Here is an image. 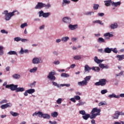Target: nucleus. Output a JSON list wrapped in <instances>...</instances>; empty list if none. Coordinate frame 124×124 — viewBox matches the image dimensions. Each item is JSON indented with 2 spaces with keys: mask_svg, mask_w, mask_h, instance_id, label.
I'll list each match as a JSON object with an SVG mask.
<instances>
[{
  "mask_svg": "<svg viewBox=\"0 0 124 124\" xmlns=\"http://www.w3.org/2000/svg\"><path fill=\"white\" fill-rule=\"evenodd\" d=\"M14 13H15V11H14L13 12H10V13H8V11L6 10L5 11H4V12L3 13V14H4L5 15V19L6 21H9V20H10V19H11V17H12V16H14Z\"/></svg>",
  "mask_w": 124,
  "mask_h": 124,
  "instance_id": "nucleus-1",
  "label": "nucleus"
},
{
  "mask_svg": "<svg viewBox=\"0 0 124 124\" xmlns=\"http://www.w3.org/2000/svg\"><path fill=\"white\" fill-rule=\"evenodd\" d=\"M106 79L103 78L99 79L98 82H97L94 83L95 86H101L103 87V86H105L106 85Z\"/></svg>",
  "mask_w": 124,
  "mask_h": 124,
  "instance_id": "nucleus-2",
  "label": "nucleus"
},
{
  "mask_svg": "<svg viewBox=\"0 0 124 124\" xmlns=\"http://www.w3.org/2000/svg\"><path fill=\"white\" fill-rule=\"evenodd\" d=\"M56 73L55 72H50L49 73L48 75L47 76L48 79H50L51 81H55L56 80V77L55 75Z\"/></svg>",
  "mask_w": 124,
  "mask_h": 124,
  "instance_id": "nucleus-3",
  "label": "nucleus"
},
{
  "mask_svg": "<svg viewBox=\"0 0 124 124\" xmlns=\"http://www.w3.org/2000/svg\"><path fill=\"white\" fill-rule=\"evenodd\" d=\"M17 88H18V85L9 84L6 86V89H10L11 91H16Z\"/></svg>",
  "mask_w": 124,
  "mask_h": 124,
  "instance_id": "nucleus-4",
  "label": "nucleus"
},
{
  "mask_svg": "<svg viewBox=\"0 0 124 124\" xmlns=\"http://www.w3.org/2000/svg\"><path fill=\"white\" fill-rule=\"evenodd\" d=\"M44 6H46L45 3L38 2L36 6L35 7V9H41V8H43Z\"/></svg>",
  "mask_w": 124,
  "mask_h": 124,
  "instance_id": "nucleus-5",
  "label": "nucleus"
},
{
  "mask_svg": "<svg viewBox=\"0 0 124 124\" xmlns=\"http://www.w3.org/2000/svg\"><path fill=\"white\" fill-rule=\"evenodd\" d=\"M11 106H12V104L11 103H7L5 104L2 105L0 107L1 109H6V108L11 107Z\"/></svg>",
  "mask_w": 124,
  "mask_h": 124,
  "instance_id": "nucleus-6",
  "label": "nucleus"
},
{
  "mask_svg": "<svg viewBox=\"0 0 124 124\" xmlns=\"http://www.w3.org/2000/svg\"><path fill=\"white\" fill-rule=\"evenodd\" d=\"M100 112H101L100 108L97 109V108H94L92 109L91 114H94L95 112L98 114H100Z\"/></svg>",
  "mask_w": 124,
  "mask_h": 124,
  "instance_id": "nucleus-7",
  "label": "nucleus"
},
{
  "mask_svg": "<svg viewBox=\"0 0 124 124\" xmlns=\"http://www.w3.org/2000/svg\"><path fill=\"white\" fill-rule=\"evenodd\" d=\"M62 21L64 23H66V24H70L71 19L68 17H64L63 18Z\"/></svg>",
  "mask_w": 124,
  "mask_h": 124,
  "instance_id": "nucleus-8",
  "label": "nucleus"
},
{
  "mask_svg": "<svg viewBox=\"0 0 124 124\" xmlns=\"http://www.w3.org/2000/svg\"><path fill=\"white\" fill-rule=\"evenodd\" d=\"M43 113L41 111H38V112H35V113L32 114V116L34 117V116H38L39 118H42V115H43Z\"/></svg>",
  "mask_w": 124,
  "mask_h": 124,
  "instance_id": "nucleus-9",
  "label": "nucleus"
},
{
  "mask_svg": "<svg viewBox=\"0 0 124 124\" xmlns=\"http://www.w3.org/2000/svg\"><path fill=\"white\" fill-rule=\"evenodd\" d=\"M78 86H80V87H84V86H87V84H88V81L83 80L82 81L78 82Z\"/></svg>",
  "mask_w": 124,
  "mask_h": 124,
  "instance_id": "nucleus-10",
  "label": "nucleus"
},
{
  "mask_svg": "<svg viewBox=\"0 0 124 124\" xmlns=\"http://www.w3.org/2000/svg\"><path fill=\"white\" fill-rule=\"evenodd\" d=\"M92 68L88 65H85L84 67V71L85 73L88 72V73H90V70H91Z\"/></svg>",
  "mask_w": 124,
  "mask_h": 124,
  "instance_id": "nucleus-11",
  "label": "nucleus"
},
{
  "mask_svg": "<svg viewBox=\"0 0 124 124\" xmlns=\"http://www.w3.org/2000/svg\"><path fill=\"white\" fill-rule=\"evenodd\" d=\"M78 26V25L77 24L74 25L69 24V28L70 29V30H71V31H74V30H76L77 29Z\"/></svg>",
  "mask_w": 124,
  "mask_h": 124,
  "instance_id": "nucleus-12",
  "label": "nucleus"
},
{
  "mask_svg": "<svg viewBox=\"0 0 124 124\" xmlns=\"http://www.w3.org/2000/svg\"><path fill=\"white\" fill-rule=\"evenodd\" d=\"M40 62V60H39V59L37 58H34L32 60V63H34V64H38Z\"/></svg>",
  "mask_w": 124,
  "mask_h": 124,
  "instance_id": "nucleus-13",
  "label": "nucleus"
},
{
  "mask_svg": "<svg viewBox=\"0 0 124 124\" xmlns=\"http://www.w3.org/2000/svg\"><path fill=\"white\" fill-rule=\"evenodd\" d=\"M99 67H100V68H105L106 69H108V68H109V66H108V65H106L104 64H102V63H100L99 65Z\"/></svg>",
  "mask_w": 124,
  "mask_h": 124,
  "instance_id": "nucleus-14",
  "label": "nucleus"
},
{
  "mask_svg": "<svg viewBox=\"0 0 124 124\" xmlns=\"http://www.w3.org/2000/svg\"><path fill=\"white\" fill-rule=\"evenodd\" d=\"M100 115V114H98V113L91 114V115H90L89 118L90 119H91V120H93V119H95V118L96 117V116H99Z\"/></svg>",
  "mask_w": 124,
  "mask_h": 124,
  "instance_id": "nucleus-15",
  "label": "nucleus"
},
{
  "mask_svg": "<svg viewBox=\"0 0 124 124\" xmlns=\"http://www.w3.org/2000/svg\"><path fill=\"white\" fill-rule=\"evenodd\" d=\"M94 61L96 63H100L101 62H103V60H99L98 58H97V57L95 56L94 58Z\"/></svg>",
  "mask_w": 124,
  "mask_h": 124,
  "instance_id": "nucleus-16",
  "label": "nucleus"
},
{
  "mask_svg": "<svg viewBox=\"0 0 124 124\" xmlns=\"http://www.w3.org/2000/svg\"><path fill=\"white\" fill-rule=\"evenodd\" d=\"M110 28L111 29V30L117 29V28H118V24L116 23H114L113 24L110 25Z\"/></svg>",
  "mask_w": 124,
  "mask_h": 124,
  "instance_id": "nucleus-17",
  "label": "nucleus"
},
{
  "mask_svg": "<svg viewBox=\"0 0 124 124\" xmlns=\"http://www.w3.org/2000/svg\"><path fill=\"white\" fill-rule=\"evenodd\" d=\"M19 92H25V88L24 87H16V93H19Z\"/></svg>",
  "mask_w": 124,
  "mask_h": 124,
  "instance_id": "nucleus-18",
  "label": "nucleus"
},
{
  "mask_svg": "<svg viewBox=\"0 0 124 124\" xmlns=\"http://www.w3.org/2000/svg\"><path fill=\"white\" fill-rule=\"evenodd\" d=\"M109 98H113V97H114V98H120V95H116L114 93H112V94H109L108 96Z\"/></svg>",
  "mask_w": 124,
  "mask_h": 124,
  "instance_id": "nucleus-19",
  "label": "nucleus"
},
{
  "mask_svg": "<svg viewBox=\"0 0 124 124\" xmlns=\"http://www.w3.org/2000/svg\"><path fill=\"white\" fill-rule=\"evenodd\" d=\"M112 52V48H109V47H107L105 48L104 53H107L108 54H110Z\"/></svg>",
  "mask_w": 124,
  "mask_h": 124,
  "instance_id": "nucleus-20",
  "label": "nucleus"
},
{
  "mask_svg": "<svg viewBox=\"0 0 124 124\" xmlns=\"http://www.w3.org/2000/svg\"><path fill=\"white\" fill-rule=\"evenodd\" d=\"M120 116V111H116L113 117V119H119V116Z\"/></svg>",
  "mask_w": 124,
  "mask_h": 124,
  "instance_id": "nucleus-21",
  "label": "nucleus"
},
{
  "mask_svg": "<svg viewBox=\"0 0 124 124\" xmlns=\"http://www.w3.org/2000/svg\"><path fill=\"white\" fill-rule=\"evenodd\" d=\"M97 42L98 43H105V40H104V39H103L102 37H99L98 38V39H97Z\"/></svg>",
  "mask_w": 124,
  "mask_h": 124,
  "instance_id": "nucleus-22",
  "label": "nucleus"
},
{
  "mask_svg": "<svg viewBox=\"0 0 124 124\" xmlns=\"http://www.w3.org/2000/svg\"><path fill=\"white\" fill-rule=\"evenodd\" d=\"M42 118H43L44 119H50L51 118V116H50V115L48 114H43V115H42Z\"/></svg>",
  "mask_w": 124,
  "mask_h": 124,
  "instance_id": "nucleus-23",
  "label": "nucleus"
},
{
  "mask_svg": "<svg viewBox=\"0 0 124 124\" xmlns=\"http://www.w3.org/2000/svg\"><path fill=\"white\" fill-rule=\"evenodd\" d=\"M105 5H106V6H110V4H112V3L113 2V1H112V0H108L107 1H105Z\"/></svg>",
  "mask_w": 124,
  "mask_h": 124,
  "instance_id": "nucleus-24",
  "label": "nucleus"
},
{
  "mask_svg": "<svg viewBox=\"0 0 124 124\" xmlns=\"http://www.w3.org/2000/svg\"><path fill=\"white\" fill-rule=\"evenodd\" d=\"M92 70L96 71V72H99L100 71V68L99 67H93L92 68Z\"/></svg>",
  "mask_w": 124,
  "mask_h": 124,
  "instance_id": "nucleus-25",
  "label": "nucleus"
},
{
  "mask_svg": "<svg viewBox=\"0 0 124 124\" xmlns=\"http://www.w3.org/2000/svg\"><path fill=\"white\" fill-rule=\"evenodd\" d=\"M51 116L53 117V118H57L58 116L59 115V113H58V112L55 111L52 113H51Z\"/></svg>",
  "mask_w": 124,
  "mask_h": 124,
  "instance_id": "nucleus-26",
  "label": "nucleus"
},
{
  "mask_svg": "<svg viewBox=\"0 0 124 124\" xmlns=\"http://www.w3.org/2000/svg\"><path fill=\"white\" fill-rule=\"evenodd\" d=\"M82 118L83 120H85L87 121L89 118H90V114H85L83 116H82Z\"/></svg>",
  "mask_w": 124,
  "mask_h": 124,
  "instance_id": "nucleus-27",
  "label": "nucleus"
},
{
  "mask_svg": "<svg viewBox=\"0 0 124 124\" xmlns=\"http://www.w3.org/2000/svg\"><path fill=\"white\" fill-rule=\"evenodd\" d=\"M10 114H11V115H12V116L13 117H17V116H19V113L13 112L12 111L10 112Z\"/></svg>",
  "mask_w": 124,
  "mask_h": 124,
  "instance_id": "nucleus-28",
  "label": "nucleus"
},
{
  "mask_svg": "<svg viewBox=\"0 0 124 124\" xmlns=\"http://www.w3.org/2000/svg\"><path fill=\"white\" fill-rule=\"evenodd\" d=\"M112 5H113V6H115V7L118 6V5H121V1H118L117 2L112 1Z\"/></svg>",
  "mask_w": 124,
  "mask_h": 124,
  "instance_id": "nucleus-29",
  "label": "nucleus"
},
{
  "mask_svg": "<svg viewBox=\"0 0 124 124\" xmlns=\"http://www.w3.org/2000/svg\"><path fill=\"white\" fill-rule=\"evenodd\" d=\"M104 36L105 37H107V36H108L109 37H113V34H110V32L106 33L104 34Z\"/></svg>",
  "mask_w": 124,
  "mask_h": 124,
  "instance_id": "nucleus-30",
  "label": "nucleus"
},
{
  "mask_svg": "<svg viewBox=\"0 0 124 124\" xmlns=\"http://www.w3.org/2000/svg\"><path fill=\"white\" fill-rule=\"evenodd\" d=\"M93 23H94V24L97 23V24H99L100 25H102V26L104 25V23H102V22L99 20H95L93 22Z\"/></svg>",
  "mask_w": 124,
  "mask_h": 124,
  "instance_id": "nucleus-31",
  "label": "nucleus"
},
{
  "mask_svg": "<svg viewBox=\"0 0 124 124\" xmlns=\"http://www.w3.org/2000/svg\"><path fill=\"white\" fill-rule=\"evenodd\" d=\"M8 55H16V56L18 55L17 54V52L15 51H10L9 52H8Z\"/></svg>",
  "mask_w": 124,
  "mask_h": 124,
  "instance_id": "nucleus-32",
  "label": "nucleus"
},
{
  "mask_svg": "<svg viewBox=\"0 0 124 124\" xmlns=\"http://www.w3.org/2000/svg\"><path fill=\"white\" fill-rule=\"evenodd\" d=\"M35 92V90L32 89H29L27 90V93L30 94H31V93H33Z\"/></svg>",
  "mask_w": 124,
  "mask_h": 124,
  "instance_id": "nucleus-33",
  "label": "nucleus"
},
{
  "mask_svg": "<svg viewBox=\"0 0 124 124\" xmlns=\"http://www.w3.org/2000/svg\"><path fill=\"white\" fill-rule=\"evenodd\" d=\"M49 15H51V13H44L43 15V17H44V18H47V17H49Z\"/></svg>",
  "mask_w": 124,
  "mask_h": 124,
  "instance_id": "nucleus-34",
  "label": "nucleus"
},
{
  "mask_svg": "<svg viewBox=\"0 0 124 124\" xmlns=\"http://www.w3.org/2000/svg\"><path fill=\"white\" fill-rule=\"evenodd\" d=\"M69 39V37H68V36L63 37L62 38V41H63V42H66V41H67V40H68Z\"/></svg>",
  "mask_w": 124,
  "mask_h": 124,
  "instance_id": "nucleus-35",
  "label": "nucleus"
},
{
  "mask_svg": "<svg viewBox=\"0 0 124 124\" xmlns=\"http://www.w3.org/2000/svg\"><path fill=\"white\" fill-rule=\"evenodd\" d=\"M116 57L118 58V61H123L124 59V55H117Z\"/></svg>",
  "mask_w": 124,
  "mask_h": 124,
  "instance_id": "nucleus-36",
  "label": "nucleus"
},
{
  "mask_svg": "<svg viewBox=\"0 0 124 124\" xmlns=\"http://www.w3.org/2000/svg\"><path fill=\"white\" fill-rule=\"evenodd\" d=\"M35 84H36V81H34L33 83L29 84L28 86L31 88H33V87H35Z\"/></svg>",
  "mask_w": 124,
  "mask_h": 124,
  "instance_id": "nucleus-37",
  "label": "nucleus"
},
{
  "mask_svg": "<svg viewBox=\"0 0 124 124\" xmlns=\"http://www.w3.org/2000/svg\"><path fill=\"white\" fill-rule=\"evenodd\" d=\"M61 77H65L66 78H67L69 77V75L65 73H63L61 74Z\"/></svg>",
  "mask_w": 124,
  "mask_h": 124,
  "instance_id": "nucleus-38",
  "label": "nucleus"
},
{
  "mask_svg": "<svg viewBox=\"0 0 124 124\" xmlns=\"http://www.w3.org/2000/svg\"><path fill=\"white\" fill-rule=\"evenodd\" d=\"M98 7H99V5L97 4H94L93 8L94 10H97L98 9Z\"/></svg>",
  "mask_w": 124,
  "mask_h": 124,
  "instance_id": "nucleus-39",
  "label": "nucleus"
},
{
  "mask_svg": "<svg viewBox=\"0 0 124 124\" xmlns=\"http://www.w3.org/2000/svg\"><path fill=\"white\" fill-rule=\"evenodd\" d=\"M3 55V46H0V56Z\"/></svg>",
  "mask_w": 124,
  "mask_h": 124,
  "instance_id": "nucleus-40",
  "label": "nucleus"
},
{
  "mask_svg": "<svg viewBox=\"0 0 124 124\" xmlns=\"http://www.w3.org/2000/svg\"><path fill=\"white\" fill-rule=\"evenodd\" d=\"M91 78H92V77L91 76H87L84 78V81H85V82H87V81H90V80H91Z\"/></svg>",
  "mask_w": 124,
  "mask_h": 124,
  "instance_id": "nucleus-41",
  "label": "nucleus"
},
{
  "mask_svg": "<svg viewBox=\"0 0 124 124\" xmlns=\"http://www.w3.org/2000/svg\"><path fill=\"white\" fill-rule=\"evenodd\" d=\"M64 3H65L66 4H69V3H70V1L67 0H63L62 4V6H64Z\"/></svg>",
  "mask_w": 124,
  "mask_h": 124,
  "instance_id": "nucleus-42",
  "label": "nucleus"
},
{
  "mask_svg": "<svg viewBox=\"0 0 124 124\" xmlns=\"http://www.w3.org/2000/svg\"><path fill=\"white\" fill-rule=\"evenodd\" d=\"M13 78H15V79H19L20 77H21L20 76V75L19 74H15L14 75H13Z\"/></svg>",
  "mask_w": 124,
  "mask_h": 124,
  "instance_id": "nucleus-43",
  "label": "nucleus"
},
{
  "mask_svg": "<svg viewBox=\"0 0 124 124\" xmlns=\"http://www.w3.org/2000/svg\"><path fill=\"white\" fill-rule=\"evenodd\" d=\"M74 60H81V59H82V57H81V55H76L74 57Z\"/></svg>",
  "mask_w": 124,
  "mask_h": 124,
  "instance_id": "nucleus-44",
  "label": "nucleus"
},
{
  "mask_svg": "<svg viewBox=\"0 0 124 124\" xmlns=\"http://www.w3.org/2000/svg\"><path fill=\"white\" fill-rule=\"evenodd\" d=\"M36 70H37V67H35L33 68H32V69H31L30 70V72H31V73H32L33 72H35L36 71Z\"/></svg>",
  "mask_w": 124,
  "mask_h": 124,
  "instance_id": "nucleus-45",
  "label": "nucleus"
},
{
  "mask_svg": "<svg viewBox=\"0 0 124 124\" xmlns=\"http://www.w3.org/2000/svg\"><path fill=\"white\" fill-rule=\"evenodd\" d=\"M78 102H79V103L77 104L78 106H81L82 105H84V104L86 103L85 102H82L81 100H79Z\"/></svg>",
  "mask_w": 124,
  "mask_h": 124,
  "instance_id": "nucleus-46",
  "label": "nucleus"
},
{
  "mask_svg": "<svg viewBox=\"0 0 124 124\" xmlns=\"http://www.w3.org/2000/svg\"><path fill=\"white\" fill-rule=\"evenodd\" d=\"M21 38L20 37H16L14 38L15 41H16L17 42H18V41H21Z\"/></svg>",
  "mask_w": 124,
  "mask_h": 124,
  "instance_id": "nucleus-47",
  "label": "nucleus"
},
{
  "mask_svg": "<svg viewBox=\"0 0 124 124\" xmlns=\"http://www.w3.org/2000/svg\"><path fill=\"white\" fill-rule=\"evenodd\" d=\"M53 86H55L56 87H57L58 88H60V84H58L57 83V82H55L54 81L52 82Z\"/></svg>",
  "mask_w": 124,
  "mask_h": 124,
  "instance_id": "nucleus-48",
  "label": "nucleus"
},
{
  "mask_svg": "<svg viewBox=\"0 0 124 124\" xmlns=\"http://www.w3.org/2000/svg\"><path fill=\"white\" fill-rule=\"evenodd\" d=\"M8 101L6 99L2 100L0 102V104H3V103H7Z\"/></svg>",
  "mask_w": 124,
  "mask_h": 124,
  "instance_id": "nucleus-49",
  "label": "nucleus"
},
{
  "mask_svg": "<svg viewBox=\"0 0 124 124\" xmlns=\"http://www.w3.org/2000/svg\"><path fill=\"white\" fill-rule=\"evenodd\" d=\"M106 102H101L99 103V106H102L103 105H106Z\"/></svg>",
  "mask_w": 124,
  "mask_h": 124,
  "instance_id": "nucleus-50",
  "label": "nucleus"
},
{
  "mask_svg": "<svg viewBox=\"0 0 124 124\" xmlns=\"http://www.w3.org/2000/svg\"><path fill=\"white\" fill-rule=\"evenodd\" d=\"M27 26H28L27 23H23L21 25L20 28H21V29H24V28H25V27H27Z\"/></svg>",
  "mask_w": 124,
  "mask_h": 124,
  "instance_id": "nucleus-51",
  "label": "nucleus"
},
{
  "mask_svg": "<svg viewBox=\"0 0 124 124\" xmlns=\"http://www.w3.org/2000/svg\"><path fill=\"white\" fill-rule=\"evenodd\" d=\"M79 114L83 115V116L86 114V111L84 110L79 111Z\"/></svg>",
  "mask_w": 124,
  "mask_h": 124,
  "instance_id": "nucleus-52",
  "label": "nucleus"
},
{
  "mask_svg": "<svg viewBox=\"0 0 124 124\" xmlns=\"http://www.w3.org/2000/svg\"><path fill=\"white\" fill-rule=\"evenodd\" d=\"M39 17H42L43 16V15L44 14V12L43 11H41L39 12Z\"/></svg>",
  "mask_w": 124,
  "mask_h": 124,
  "instance_id": "nucleus-53",
  "label": "nucleus"
},
{
  "mask_svg": "<svg viewBox=\"0 0 124 124\" xmlns=\"http://www.w3.org/2000/svg\"><path fill=\"white\" fill-rule=\"evenodd\" d=\"M107 92V90H103L101 91V93H102V94H105V93H106Z\"/></svg>",
  "mask_w": 124,
  "mask_h": 124,
  "instance_id": "nucleus-54",
  "label": "nucleus"
},
{
  "mask_svg": "<svg viewBox=\"0 0 124 124\" xmlns=\"http://www.w3.org/2000/svg\"><path fill=\"white\" fill-rule=\"evenodd\" d=\"M62 98H59L57 100V103L58 104H61V103H62Z\"/></svg>",
  "mask_w": 124,
  "mask_h": 124,
  "instance_id": "nucleus-55",
  "label": "nucleus"
},
{
  "mask_svg": "<svg viewBox=\"0 0 124 124\" xmlns=\"http://www.w3.org/2000/svg\"><path fill=\"white\" fill-rule=\"evenodd\" d=\"M93 12H87L85 13V15H92V14H93Z\"/></svg>",
  "mask_w": 124,
  "mask_h": 124,
  "instance_id": "nucleus-56",
  "label": "nucleus"
},
{
  "mask_svg": "<svg viewBox=\"0 0 124 124\" xmlns=\"http://www.w3.org/2000/svg\"><path fill=\"white\" fill-rule=\"evenodd\" d=\"M75 98L76 99V100H80V99H81V97H80V96L78 95L75 96Z\"/></svg>",
  "mask_w": 124,
  "mask_h": 124,
  "instance_id": "nucleus-57",
  "label": "nucleus"
},
{
  "mask_svg": "<svg viewBox=\"0 0 124 124\" xmlns=\"http://www.w3.org/2000/svg\"><path fill=\"white\" fill-rule=\"evenodd\" d=\"M1 33H5L6 34H7V33H8V32H7V31H5V30H2L0 31Z\"/></svg>",
  "mask_w": 124,
  "mask_h": 124,
  "instance_id": "nucleus-58",
  "label": "nucleus"
},
{
  "mask_svg": "<svg viewBox=\"0 0 124 124\" xmlns=\"http://www.w3.org/2000/svg\"><path fill=\"white\" fill-rule=\"evenodd\" d=\"M113 53H115V54H117L118 53V50H117V48H115L114 49L112 48V50Z\"/></svg>",
  "mask_w": 124,
  "mask_h": 124,
  "instance_id": "nucleus-59",
  "label": "nucleus"
},
{
  "mask_svg": "<svg viewBox=\"0 0 124 124\" xmlns=\"http://www.w3.org/2000/svg\"><path fill=\"white\" fill-rule=\"evenodd\" d=\"M98 16H100V17H103L104 16V13H99L98 14Z\"/></svg>",
  "mask_w": 124,
  "mask_h": 124,
  "instance_id": "nucleus-60",
  "label": "nucleus"
},
{
  "mask_svg": "<svg viewBox=\"0 0 124 124\" xmlns=\"http://www.w3.org/2000/svg\"><path fill=\"white\" fill-rule=\"evenodd\" d=\"M46 6H44V7H46V8H49V7H51V5L50 4H47V5L45 4Z\"/></svg>",
  "mask_w": 124,
  "mask_h": 124,
  "instance_id": "nucleus-61",
  "label": "nucleus"
},
{
  "mask_svg": "<svg viewBox=\"0 0 124 124\" xmlns=\"http://www.w3.org/2000/svg\"><path fill=\"white\" fill-rule=\"evenodd\" d=\"M61 86L62 87H64V86H65L66 87H70V84H61Z\"/></svg>",
  "mask_w": 124,
  "mask_h": 124,
  "instance_id": "nucleus-62",
  "label": "nucleus"
},
{
  "mask_svg": "<svg viewBox=\"0 0 124 124\" xmlns=\"http://www.w3.org/2000/svg\"><path fill=\"white\" fill-rule=\"evenodd\" d=\"M20 41H22V42H26V41H28V39L21 38Z\"/></svg>",
  "mask_w": 124,
  "mask_h": 124,
  "instance_id": "nucleus-63",
  "label": "nucleus"
},
{
  "mask_svg": "<svg viewBox=\"0 0 124 124\" xmlns=\"http://www.w3.org/2000/svg\"><path fill=\"white\" fill-rule=\"evenodd\" d=\"M49 124H58L57 123V122H56V121H54L53 122H52V121H49Z\"/></svg>",
  "mask_w": 124,
  "mask_h": 124,
  "instance_id": "nucleus-64",
  "label": "nucleus"
}]
</instances>
